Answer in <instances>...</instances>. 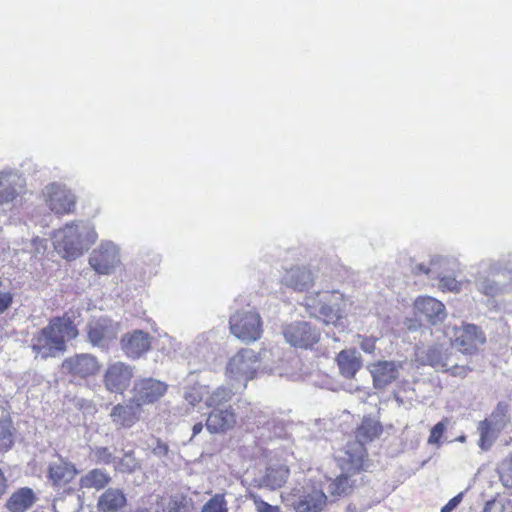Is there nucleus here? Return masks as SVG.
Here are the masks:
<instances>
[{
    "mask_svg": "<svg viewBox=\"0 0 512 512\" xmlns=\"http://www.w3.org/2000/svg\"><path fill=\"white\" fill-rule=\"evenodd\" d=\"M78 336V330L69 318H54L31 339L36 357H55L66 349V341Z\"/></svg>",
    "mask_w": 512,
    "mask_h": 512,
    "instance_id": "f257e3e1",
    "label": "nucleus"
},
{
    "mask_svg": "<svg viewBox=\"0 0 512 512\" xmlns=\"http://www.w3.org/2000/svg\"><path fill=\"white\" fill-rule=\"evenodd\" d=\"M94 227L84 221L67 224L54 234V247L65 258H76L96 240Z\"/></svg>",
    "mask_w": 512,
    "mask_h": 512,
    "instance_id": "f03ea898",
    "label": "nucleus"
},
{
    "mask_svg": "<svg viewBox=\"0 0 512 512\" xmlns=\"http://www.w3.org/2000/svg\"><path fill=\"white\" fill-rule=\"evenodd\" d=\"M260 361L259 354L251 348L238 351L229 362V373L234 378L231 384L233 393L245 389L246 383L254 376Z\"/></svg>",
    "mask_w": 512,
    "mask_h": 512,
    "instance_id": "7ed1b4c3",
    "label": "nucleus"
},
{
    "mask_svg": "<svg viewBox=\"0 0 512 512\" xmlns=\"http://www.w3.org/2000/svg\"><path fill=\"white\" fill-rule=\"evenodd\" d=\"M510 419L509 405L506 402H499L490 417L479 423V446L482 450H488L492 446L498 434L506 428Z\"/></svg>",
    "mask_w": 512,
    "mask_h": 512,
    "instance_id": "20e7f679",
    "label": "nucleus"
},
{
    "mask_svg": "<svg viewBox=\"0 0 512 512\" xmlns=\"http://www.w3.org/2000/svg\"><path fill=\"white\" fill-rule=\"evenodd\" d=\"M338 298L334 293L329 292L310 295L305 298L304 306L310 316L322 319L325 325L337 326L341 315L334 300Z\"/></svg>",
    "mask_w": 512,
    "mask_h": 512,
    "instance_id": "39448f33",
    "label": "nucleus"
},
{
    "mask_svg": "<svg viewBox=\"0 0 512 512\" xmlns=\"http://www.w3.org/2000/svg\"><path fill=\"white\" fill-rule=\"evenodd\" d=\"M230 332L243 342H255L262 334V320L255 311H240L230 317Z\"/></svg>",
    "mask_w": 512,
    "mask_h": 512,
    "instance_id": "423d86ee",
    "label": "nucleus"
},
{
    "mask_svg": "<svg viewBox=\"0 0 512 512\" xmlns=\"http://www.w3.org/2000/svg\"><path fill=\"white\" fill-rule=\"evenodd\" d=\"M450 347L444 344H434L429 346H420L415 350L414 361L419 366H431L435 370L448 371L450 368H457L453 363L449 352Z\"/></svg>",
    "mask_w": 512,
    "mask_h": 512,
    "instance_id": "0eeeda50",
    "label": "nucleus"
},
{
    "mask_svg": "<svg viewBox=\"0 0 512 512\" xmlns=\"http://www.w3.org/2000/svg\"><path fill=\"white\" fill-rule=\"evenodd\" d=\"M481 266L484 267V272L487 273V275L479 272L478 276L475 278L476 289L481 294L491 298L505 294L509 285L491 277L502 274L504 271L502 263L500 261H488L482 262Z\"/></svg>",
    "mask_w": 512,
    "mask_h": 512,
    "instance_id": "6e6552de",
    "label": "nucleus"
},
{
    "mask_svg": "<svg viewBox=\"0 0 512 512\" xmlns=\"http://www.w3.org/2000/svg\"><path fill=\"white\" fill-rule=\"evenodd\" d=\"M46 205L55 214L72 213L76 206L75 194L64 184L51 183L43 190Z\"/></svg>",
    "mask_w": 512,
    "mask_h": 512,
    "instance_id": "1a4fd4ad",
    "label": "nucleus"
},
{
    "mask_svg": "<svg viewBox=\"0 0 512 512\" xmlns=\"http://www.w3.org/2000/svg\"><path fill=\"white\" fill-rule=\"evenodd\" d=\"M282 334L287 343L297 348H310L320 340L319 330L305 321H295L284 325Z\"/></svg>",
    "mask_w": 512,
    "mask_h": 512,
    "instance_id": "9d476101",
    "label": "nucleus"
},
{
    "mask_svg": "<svg viewBox=\"0 0 512 512\" xmlns=\"http://www.w3.org/2000/svg\"><path fill=\"white\" fill-rule=\"evenodd\" d=\"M168 385L154 378H145L135 382L131 402L136 407L153 404L164 396Z\"/></svg>",
    "mask_w": 512,
    "mask_h": 512,
    "instance_id": "9b49d317",
    "label": "nucleus"
},
{
    "mask_svg": "<svg viewBox=\"0 0 512 512\" xmlns=\"http://www.w3.org/2000/svg\"><path fill=\"white\" fill-rule=\"evenodd\" d=\"M134 368L124 362L109 364L103 375V383L107 391L122 394L131 384Z\"/></svg>",
    "mask_w": 512,
    "mask_h": 512,
    "instance_id": "f8f14e48",
    "label": "nucleus"
},
{
    "mask_svg": "<svg viewBox=\"0 0 512 512\" xmlns=\"http://www.w3.org/2000/svg\"><path fill=\"white\" fill-rule=\"evenodd\" d=\"M119 332V325L109 318L92 320L87 326L88 340L94 347L108 348Z\"/></svg>",
    "mask_w": 512,
    "mask_h": 512,
    "instance_id": "ddd939ff",
    "label": "nucleus"
},
{
    "mask_svg": "<svg viewBox=\"0 0 512 512\" xmlns=\"http://www.w3.org/2000/svg\"><path fill=\"white\" fill-rule=\"evenodd\" d=\"M119 250L111 241H103L98 248L94 249L89 258L90 266L98 274H109L118 265Z\"/></svg>",
    "mask_w": 512,
    "mask_h": 512,
    "instance_id": "4468645a",
    "label": "nucleus"
},
{
    "mask_svg": "<svg viewBox=\"0 0 512 512\" xmlns=\"http://www.w3.org/2000/svg\"><path fill=\"white\" fill-rule=\"evenodd\" d=\"M452 345L462 353H473L486 341L484 333L474 324L455 327Z\"/></svg>",
    "mask_w": 512,
    "mask_h": 512,
    "instance_id": "2eb2a0df",
    "label": "nucleus"
},
{
    "mask_svg": "<svg viewBox=\"0 0 512 512\" xmlns=\"http://www.w3.org/2000/svg\"><path fill=\"white\" fill-rule=\"evenodd\" d=\"M292 502L295 512H320L326 505L327 496L321 489L306 487L294 490Z\"/></svg>",
    "mask_w": 512,
    "mask_h": 512,
    "instance_id": "dca6fc26",
    "label": "nucleus"
},
{
    "mask_svg": "<svg viewBox=\"0 0 512 512\" xmlns=\"http://www.w3.org/2000/svg\"><path fill=\"white\" fill-rule=\"evenodd\" d=\"M99 367L97 358L86 353L76 354L65 359L62 363V369L65 373L79 378L94 375Z\"/></svg>",
    "mask_w": 512,
    "mask_h": 512,
    "instance_id": "f3484780",
    "label": "nucleus"
},
{
    "mask_svg": "<svg viewBox=\"0 0 512 512\" xmlns=\"http://www.w3.org/2000/svg\"><path fill=\"white\" fill-rule=\"evenodd\" d=\"M121 348L124 354L131 359L140 358L151 348V336L142 330L126 333L121 339Z\"/></svg>",
    "mask_w": 512,
    "mask_h": 512,
    "instance_id": "a211bd4d",
    "label": "nucleus"
},
{
    "mask_svg": "<svg viewBox=\"0 0 512 512\" xmlns=\"http://www.w3.org/2000/svg\"><path fill=\"white\" fill-rule=\"evenodd\" d=\"M414 309L416 315L424 317L431 325L441 323L447 315L444 304L430 296L418 297Z\"/></svg>",
    "mask_w": 512,
    "mask_h": 512,
    "instance_id": "6ab92c4d",
    "label": "nucleus"
},
{
    "mask_svg": "<svg viewBox=\"0 0 512 512\" xmlns=\"http://www.w3.org/2000/svg\"><path fill=\"white\" fill-rule=\"evenodd\" d=\"M402 365L394 361L380 360L369 365V371L373 378V385L376 389H382L399 376Z\"/></svg>",
    "mask_w": 512,
    "mask_h": 512,
    "instance_id": "aec40b11",
    "label": "nucleus"
},
{
    "mask_svg": "<svg viewBox=\"0 0 512 512\" xmlns=\"http://www.w3.org/2000/svg\"><path fill=\"white\" fill-rule=\"evenodd\" d=\"M290 471L284 464H273L267 467L265 473L254 479L256 486L271 490L281 488L288 480Z\"/></svg>",
    "mask_w": 512,
    "mask_h": 512,
    "instance_id": "412c9836",
    "label": "nucleus"
},
{
    "mask_svg": "<svg viewBox=\"0 0 512 512\" xmlns=\"http://www.w3.org/2000/svg\"><path fill=\"white\" fill-rule=\"evenodd\" d=\"M131 401L129 404H117L110 412L113 424L117 428H130L139 420V409Z\"/></svg>",
    "mask_w": 512,
    "mask_h": 512,
    "instance_id": "4be33fe9",
    "label": "nucleus"
},
{
    "mask_svg": "<svg viewBox=\"0 0 512 512\" xmlns=\"http://www.w3.org/2000/svg\"><path fill=\"white\" fill-rule=\"evenodd\" d=\"M77 473L75 466L62 458L51 462L48 468V478L56 486L69 483Z\"/></svg>",
    "mask_w": 512,
    "mask_h": 512,
    "instance_id": "5701e85b",
    "label": "nucleus"
},
{
    "mask_svg": "<svg viewBox=\"0 0 512 512\" xmlns=\"http://www.w3.org/2000/svg\"><path fill=\"white\" fill-rule=\"evenodd\" d=\"M22 188L21 177L12 171L0 172V205L13 201Z\"/></svg>",
    "mask_w": 512,
    "mask_h": 512,
    "instance_id": "b1692460",
    "label": "nucleus"
},
{
    "mask_svg": "<svg viewBox=\"0 0 512 512\" xmlns=\"http://www.w3.org/2000/svg\"><path fill=\"white\" fill-rule=\"evenodd\" d=\"M283 284L297 291L309 289L314 282L312 272L306 267H293L282 278Z\"/></svg>",
    "mask_w": 512,
    "mask_h": 512,
    "instance_id": "393cba45",
    "label": "nucleus"
},
{
    "mask_svg": "<svg viewBox=\"0 0 512 512\" xmlns=\"http://www.w3.org/2000/svg\"><path fill=\"white\" fill-rule=\"evenodd\" d=\"M340 374L347 378H354L362 366L360 354L355 349H345L338 353L336 357Z\"/></svg>",
    "mask_w": 512,
    "mask_h": 512,
    "instance_id": "a878e982",
    "label": "nucleus"
},
{
    "mask_svg": "<svg viewBox=\"0 0 512 512\" xmlns=\"http://www.w3.org/2000/svg\"><path fill=\"white\" fill-rule=\"evenodd\" d=\"M127 499L119 488H108L99 497L97 508L101 512H117L126 505Z\"/></svg>",
    "mask_w": 512,
    "mask_h": 512,
    "instance_id": "bb28decb",
    "label": "nucleus"
},
{
    "mask_svg": "<svg viewBox=\"0 0 512 512\" xmlns=\"http://www.w3.org/2000/svg\"><path fill=\"white\" fill-rule=\"evenodd\" d=\"M36 500L37 497L31 488L22 487L10 496L6 507L11 512H25Z\"/></svg>",
    "mask_w": 512,
    "mask_h": 512,
    "instance_id": "cd10ccee",
    "label": "nucleus"
},
{
    "mask_svg": "<svg viewBox=\"0 0 512 512\" xmlns=\"http://www.w3.org/2000/svg\"><path fill=\"white\" fill-rule=\"evenodd\" d=\"M52 507L53 512H80L82 500L78 493L68 490L54 499Z\"/></svg>",
    "mask_w": 512,
    "mask_h": 512,
    "instance_id": "c85d7f7f",
    "label": "nucleus"
},
{
    "mask_svg": "<svg viewBox=\"0 0 512 512\" xmlns=\"http://www.w3.org/2000/svg\"><path fill=\"white\" fill-rule=\"evenodd\" d=\"M383 431L379 421L372 418H364L356 431V439L361 445L372 442L378 438Z\"/></svg>",
    "mask_w": 512,
    "mask_h": 512,
    "instance_id": "c756f323",
    "label": "nucleus"
},
{
    "mask_svg": "<svg viewBox=\"0 0 512 512\" xmlns=\"http://www.w3.org/2000/svg\"><path fill=\"white\" fill-rule=\"evenodd\" d=\"M111 481V477L104 470L95 468L80 478V486L87 489L101 490Z\"/></svg>",
    "mask_w": 512,
    "mask_h": 512,
    "instance_id": "7c9ffc66",
    "label": "nucleus"
},
{
    "mask_svg": "<svg viewBox=\"0 0 512 512\" xmlns=\"http://www.w3.org/2000/svg\"><path fill=\"white\" fill-rule=\"evenodd\" d=\"M14 442V428L9 418L0 419V451H7Z\"/></svg>",
    "mask_w": 512,
    "mask_h": 512,
    "instance_id": "2f4dec72",
    "label": "nucleus"
},
{
    "mask_svg": "<svg viewBox=\"0 0 512 512\" xmlns=\"http://www.w3.org/2000/svg\"><path fill=\"white\" fill-rule=\"evenodd\" d=\"M166 499L160 495H151L143 505L139 506L134 512H165Z\"/></svg>",
    "mask_w": 512,
    "mask_h": 512,
    "instance_id": "473e14b6",
    "label": "nucleus"
},
{
    "mask_svg": "<svg viewBox=\"0 0 512 512\" xmlns=\"http://www.w3.org/2000/svg\"><path fill=\"white\" fill-rule=\"evenodd\" d=\"M206 427L211 433H219L224 430V411L220 407L210 412Z\"/></svg>",
    "mask_w": 512,
    "mask_h": 512,
    "instance_id": "72a5a7b5",
    "label": "nucleus"
},
{
    "mask_svg": "<svg viewBox=\"0 0 512 512\" xmlns=\"http://www.w3.org/2000/svg\"><path fill=\"white\" fill-rule=\"evenodd\" d=\"M190 511V499L181 494H176L170 497L169 501H166L165 512H189Z\"/></svg>",
    "mask_w": 512,
    "mask_h": 512,
    "instance_id": "f704fd0d",
    "label": "nucleus"
},
{
    "mask_svg": "<svg viewBox=\"0 0 512 512\" xmlns=\"http://www.w3.org/2000/svg\"><path fill=\"white\" fill-rule=\"evenodd\" d=\"M352 488L348 476L342 474L329 484L328 490L331 494L341 496L347 494Z\"/></svg>",
    "mask_w": 512,
    "mask_h": 512,
    "instance_id": "c9c22d12",
    "label": "nucleus"
},
{
    "mask_svg": "<svg viewBox=\"0 0 512 512\" xmlns=\"http://www.w3.org/2000/svg\"><path fill=\"white\" fill-rule=\"evenodd\" d=\"M139 468V462L132 452H127L115 465V469L122 473H132Z\"/></svg>",
    "mask_w": 512,
    "mask_h": 512,
    "instance_id": "e433bc0d",
    "label": "nucleus"
},
{
    "mask_svg": "<svg viewBox=\"0 0 512 512\" xmlns=\"http://www.w3.org/2000/svg\"><path fill=\"white\" fill-rule=\"evenodd\" d=\"M498 472L502 484L507 488H512V456L502 461Z\"/></svg>",
    "mask_w": 512,
    "mask_h": 512,
    "instance_id": "4c0bfd02",
    "label": "nucleus"
},
{
    "mask_svg": "<svg viewBox=\"0 0 512 512\" xmlns=\"http://www.w3.org/2000/svg\"><path fill=\"white\" fill-rule=\"evenodd\" d=\"M93 456L96 463L109 465L115 462L116 457L113 452L107 447H95L93 449Z\"/></svg>",
    "mask_w": 512,
    "mask_h": 512,
    "instance_id": "58836bf2",
    "label": "nucleus"
},
{
    "mask_svg": "<svg viewBox=\"0 0 512 512\" xmlns=\"http://www.w3.org/2000/svg\"><path fill=\"white\" fill-rule=\"evenodd\" d=\"M448 423V419L445 418L442 421L438 422L436 425H434L430 431V435L428 438V443L431 445H439L440 438L442 437L446 425Z\"/></svg>",
    "mask_w": 512,
    "mask_h": 512,
    "instance_id": "ea45409f",
    "label": "nucleus"
},
{
    "mask_svg": "<svg viewBox=\"0 0 512 512\" xmlns=\"http://www.w3.org/2000/svg\"><path fill=\"white\" fill-rule=\"evenodd\" d=\"M201 512H224V495H215L202 507Z\"/></svg>",
    "mask_w": 512,
    "mask_h": 512,
    "instance_id": "a19ab883",
    "label": "nucleus"
},
{
    "mask_svg": "<svg viewBox=\"0 0 512 512\" xmlns=\"http://www.w3.org/2000/svg\"><path fill=\"white\" fill-rule=\"evenodd\" d=\"M438 286L443 291L459 292L461 283L452 276H443L439 279Z\"/></svg>",
    "mask_w": 512,
    "mask_h": 512,
    "instance_id": "79ce46f5",
    "label": "nucleus"
},
{
    "mask_svg": "<svg viewBox=\"0 0 512 512\" xmlns=\"http://www.w3.org/2000/svg\"><path fill=\"white\" fill-rule=\"evenodd\" d=\"M202 395V388L194 386L185 391L184 399L190 406L194 407L202 400Z\"/></svg>",
    "mask_w": 512,
    "mask_h": 512,
    "instance_id": "37998d69",
    "label": "nucleus"
},
{
    "mask_svg": "<svg viewBox=\"0 0 512 512\" xmlns=\"http://www.w3.org/2000/svg\"><path fill=\"white\" fill-rule=\"evenodd\" d=\"M250 498L253 500L257 512H278V506H273L263 501L258 495L251 493Z\"/></svg>",
    "mask_w": 512,
    "mask_h": 512,
    "instance_id": "c03bdc74",
    "label": "nucleus"
},
{
    "mask_svg": "<svg viewBox=\"0 0 512 512\" xmlns=\"http://www.w3.org/2000/svg\"><path fill=\"white\" fill-rule=\"evenodd\" d=\"M375 342V338L362 337L359 344L365 353L373 354L376 349Z\"/></svg>",
    "mask_w": 512,
    "mask_h": 512,
    "instance_id": "a18cd8bd",
    "label": "nucleus"
},
{
    "mask_svg": "<svg viewBox=\"0 0 512 512\" xmlns=\"http://www.w3.org/2000/svg\"><path fill=\"white\" fill-rule=\"evenodd\" d=\"M463 494V492H460L455 497L450 499L449 502L442 507L441 512H452L462 501Z\"/></svg>",
    "mask_w": 512,
    "mask_h": 512,
    "instance_id": "49530a36",
    "label": "nucleus"
},
{
    "mask_svg": "<svg viewBox=\"0 0 512 512\" xmlns=\"http://www.w3.org/2000/svg\"><path fill=\"white\" fill-rule=\"evenodd\" d=\"M12 301L13 297L10 292H0V314L10 307Z\"/></svg>",
    "mask_w": 512,
    "mask_h": 512,
    "instance_id": "de8ad7c7",
    "label": "nucleus"
},
{
    "mask_svg": "<svg viewBox=\"0 0 512 512\" xmlns=\"http://www.w3.org/2000/svg\"><path fill=\"white\" fill-rule=\"evenodd\" d=\"M168 452V447L165 443L157 441V445L153 448V453L156 456L162 457L165 456Z\"/></svg>",
    "mask_w": 512,
    "mask_h": 512,
    "instance_id": "09e8293b",
    "label": "nucleus"
},
{
    "mask_svg": "<svg viewBox=\"0 0 512 512\" xmlns=\"http://www.w3.org/2000/svg\"><path fill=\"white\" fill-rule=\"evenodd\" d=\"M226 429L230 426H233L236 423V419L233 413H229L228 409H226Z\"/></svg>",
    "mask_w": 512,
    "mask_h": 512,
    "instance_id": "8fccbe9b",
    "label": "nucleus"
},
{
    "mask_svg": "<svg viewBox=\"0 0 512 512\" xmlns=\"http://www.w3.org/2000/svg\"><path fill=\"white\" fill-rule=\"evenodd\" d=\"M413 271L416 273V274H420V273H423V274H429L430 273V269L427 268L425 265L423 264H417L414 266L413 268Z\"/></svg>",
    "mask_w": 512,
    "mask_h": 512,
    "instance_id": "3c124183",
    "label": "nucleus"
},
{
    "mask_svg": "<svg viewBox=\"0 0 512 512\" xmlns=\"http://www.w3.org/2000/svg\"><path fill=\"white\" fill-rule=\"evenodd\" d=\"M7 488L6 484V478L4 477V474L2 470L0 469V497L5 493Z\"/></svg>",
    "mask_w": 512,
    "mask_h": 512,
    "instance_id": "603ef678",
    "label": "nucleus"
},
{
    "mask_svg": "<svg viewBox=\"0 0 512 512\" xmlns=\"http://www.w3.org/2000/svg\"><path fill=\"white\" fill-rule=\"evenodd\" d=\"M202 424L201 423H197L193 426V435H197L198 433H200L202 431Z\"/></svg>",
    "mask_w": 512,
    "mask_h": 512,
    "instance_id": "864d4df0",
    "label": "nucleus"
},
{
    "mask_svg": "<svg viewBox=\"0 0 512 512\" xmlns=\"http://www.w3.org/2000/svg\"><path fill=\"white\" fill-rule=\"evenodd\" d=\"M218 397H219V394L216 393L214 396L211 397V402H213V403L216 402L217 401L216 398H218Z\"/></svg>",
    "mask_w": 512,
    "mask_h": 512,
    "instance_id": "5fc2aeb1",
    "label": "nucleus"
},
{
    "mask_svg": "<svg viewBox=\"0 0 512 512\" xmlns=\"http://www.w3.org/2000/svg\"><path fill=\"white\" fill-rule=\"evenodd\" d=\"M408 329H409V330H415V329H416V325H414V324H410V325L408 326Z\"/></svg>",
    "mask_w": 512,
    "mask_h": 512,
    "instance_id": "6e6d98bb",
    "label": "nucleus"
},
{
    "mask_svg": "<svg viewBox=\"0 0 512 512\" xmlns=\"http://www.w3.org/2000/svg\"><path fill=\"white\" fill-rule=\"evenodd\" d=\"M34 242H35V243H39V244H41V245H42V243L44 242V240H41V239H38V238H37V239H35V240H34Z\"/></svg>",
    "mask_w": 512,
    "mask_h": 512,
    "instance_id": "4d7b16f0",
    "label": "nucleus"
},
{
    "mask_svg": "<svg viewBox=\"0 0 512 512\" xmlns=\"http://www.w3.org/2000/svg\"><path fill=\"white\" fill-rule=\"evenodd\" d=\"M463 440H464V436L459 437V441H463Z\"/></svg>",
    "mask_w": 512,
    "mask_h": 512,
    "instance_id": "13d9d810",
    "label": "nucleus"
},
{
    "mask_svg": "<svg viewBox=\"0 0 512 512\" xmlns=\"http://www.w3.org/2000/svg\"><path fill=\"white\" fill-rule=\"evenodd\" d=\"M511 353H512V346H511Z\"/></svg>",
    "mask_w": 512,
    "mask_h": 512,
    "instance_id": "bf43d9fd",
    "label": "nucleus"
}]
</instances>
